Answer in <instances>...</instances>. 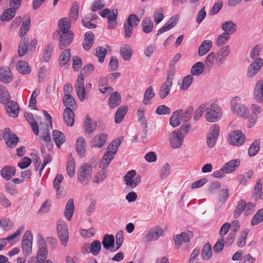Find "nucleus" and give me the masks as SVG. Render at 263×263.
I'll list each match as a JSON object with an SVG mask.
<instances>
[{"label":"nucleus","instance_id":"obj_21","mask_svg":"<svg viewBox=\"0 0 263 263\" xmlns=\"http://www.w3.org/2000/svg\"><path fill=\"white\" fill-rule=\"evenodd\" d=\"M13 80V74L7 67L0 68V82L5 84L9 83Z\"/></svg>","mask_w":263,"mask_h":263},{"label":"nucleus","instance_id":"obj_47","mask_svg":"<svg viewBox=\"0 0 263 263\" xmlns=\"http://www.w3.org/2000/svg\"><path fill=\"white\" fill-rule=\"evenodd\" d=\"M155 92L152 86H149L144 92L143 103L145 105H149L151 103V100L155 97Z\"/></svg>","mask_w":263,"mask_h":263},{"label":"nucleus","instance_id":"obj_23","mask_svg":"<svg viewBox=\"0 0 263 263\" xmlns=\"http://www.w3.org/2000/svg\"><path fill=\"white\" fill-rule=\"evenodd\" d=\"M178 21V17L177 16H173L171 17L164 24L163 26H162L158 31L157 32V35H159L162 33H163L164 32H166L173 27H174L177 22Z\"/></svg>","mask_w":263,"mask_h":263},{"label":"nucleus","instance_id":"obj_13","mask_svg":"<svg viewBox=\"0 0 263 263\" xmlns=\"http://www.w3.org/2000/svg\"><path fill=\"white\" fill-rule=\"evenodd\" d=\"M3 138L7 145L10 148L15 147L18 141L17 136L13 134L9 128H5L4 129Z\"/></svg>","mask_w":263,"mask_h":263},{"label":"nucleus","instance_id":"obj_39","mask_svg":"<svg viewBox=\"0 0 263 263\" xmlns=\"http://www.w3.org/2000/svg\"><path fill=\"white\" fill-rule=\"evenodd\" d=\"M24 116L31 126L34 135H38L39 134V127L36 122L33 119V115L31 113L26 112Z\"/></svg>","mask_w":263,"mask_h":263},{"label":"nucleus","instance_id":"obj_48","mask_svg":"<svg viewBox=\"0 0 263 263\" xmlns=\"http://www.w3.org/2000/svg\"><path fill=\"white\" fill-rule=\"evenodd\" d=\"M115 238L112 235L105 234L103 237L102 245L103 247L107 250L114 246Z\"/></svg>","mask_w":263,"mask_h":263},{"label":"nucleus","instance_id":"obj_50","mask_svg":"<svg viewBox=\"0 0 263 263\" xmlns=\"http://www.w3.org/2000/svg\"><path fill=\"white\" fill-rule=\"evenodd\" d=\"M137 116L138 121L140 123V124L144 126L145 130L143 132H144V135L146 136L147 133L146 128L147 127V121L144 117V110L143 107H140L138 110Z\"/></svg>","mask_w":263,"mask_h":263},{"label":"nucleus","instance_id":"obj_22","mask_svg":"<svg viewBox=\"0 0 263 263\" xmlns=\"http://www.w3.org/2000/svg\"><path fill=\"white\" fill-rule=\"evenodd\" d=\"M136 175V171L135 170H131L128 171L124 176V181L125 182L126 188L128 190H132L136 187L134 180V178Z\"/></svg>","mask_w":263,"mask_h":263},{"label":"nucleus","instance_id":"obj_59","mask_svg":"<svg viewBox=\"0 0 263 263\" xmlns=\"http://www.w3.org/2000/svg\"><path fill=\"white\" fill-rule=\"evenodd\" d=\"M13 227V223L8 218H2L0 220V227L4 231H9Z\"/></svg>","mask_w":263,"mask_h":263},{"label":"nucleus","instance_id":"obj_54","mask_svg":"<svg viewBox=\"0 0 263 263\" xmlns=\"http://www.w3.org/2000/svg\"><path fill=\"white\" fill-rule=\"evenodd\" d=\"M101 244L99 240H95L90 244L89 251L93 255H97L101 251Z\"/></svg>","mask_w":263,"mask_h":263},{"label":"nucleus","instance_id":"obj_16","mask_svg":"<svg viewBox=\"0 0 263 263\" xmlns=\"http://www.w3.org/2000/svg\"><path fill=\"white\" fill-rule=\"evenodd\" d=\"M212 132L208 134L206 137V143L209 147H213L219 136V127L215 124L211 128Z\"/></svg>","mask_w":263,"mask_h":263},{"label":"nucleus","instance_id":"obj_25","mask_svg":"<svg viewBox=\"0 0 263 263\" xmlns=\"http://www.w3.org/2000/svg\"><path fill=\"white\" fill-rule=\"evenodd\" d=\"M172 85L173 82L166 79L164 83L162 84L159 89V96L161 99H163L167 96Z\"/></svg>","mask_w":263,"mask_h":263},{"label":"nucleus","instance_id":"obj_12","mask_svg":"<svg viewBox=\"0 0 263 263\" xmlns=\"http://www.w3.org/2000/svg\"><path fill=\"white\" fill-rule=\"evenodd\" d=\"M184 135L181 130L172 132L170 135V143L173 148H178L182 145Z\"/></svg>","mask_w":263,"mask_h":263},{"label":"nucleus","instance_id":"obj_36","mask_svg":"<svg viewBox=\"0 0 263 263\" xmlns=\"http://www.w3.org/2000/svg\"><path fill=\"white\" fill-rule=\"evenodd\" d=\"M94 35L90 31L87 32L84 36L83 46L85 50H89L93 44Z\"/></svg>","mask_w":263,"mask_h":263},{"label":"nucleus","instance_id":"obj_60","mask_svg":"<svg viewBox=\"0 0 263 263\" xmlns=\"http://www.w3.org/2000/svg\"><path fill=\"white\" fill-rule=\"evenodd\" d=\"M230 35L227 34V33H222L218 35L216 40V45L217 47H221L226 44L230 40Z\"/></svg>","mask_w":263,"mask_h":263},{"label":"nucleus","instance_id":"obj_3","mask_svg":"<svg viewBox=\"0 0 263 263\" xmlns=\"http://www.w3.org/2000/svg\"><path fill=\"white\" fill-rule=\"evenodd\" d=\"M204 117L207 121L215 122L222 117V111L220 106L216 104H211L205 108Z\"/></svg>","mask_w":263,"mask_h":263},{"label":"nucleus","instance_id":"obj_9","mask_svg":"<svg viewBox=\"0 0 263 263\" xmlns=\"http://www.w3.org/2000/svg\"><path fill=\"white\" fill-rule=\"evenodd\" d=\"M245 140V136L240 130L233 131L229 135L228 142L231 145L239 146L242 145Z\"/></svg>","mask_w":263,"mask_h":263},{"label":"nucleus","instance_id":"obj_11","mask_svg":"<svg viewBox=\"0 0 263 263\" xmlns=\"http://www.w3.org/2000/svg\"><path fill=\"white\" fill-rule=\"evenodd\" d=\"M163 234V230L159 226H155L151 228L144 236L146 242L157 240Z\"/></svg>","mask_w":263,"mask_h":263},{"label":"nucleus","instance_id":"obj_53","mask_svg":"<svg viewBox=\"0 0 263 263\" xmlns=\"http://www.w3.org/2000/svg\"><path fill=\"white\" fill-rule=\"evenodd\" d=\"M180 112V111H175L173 112L170 118V123L173 127H176L179 126L181 122H182L180 119V116H179Z\"/></svg>","mask_w":263,"mask_h":263},{"label":"nucleus","instance_id":"obj_20","mask_svg":"<svg viewBox=\"0 0 263 263\" xmlns=\"http://www.w3.org/2000/svg\"><path fill=\"white\" fill-rule=\"evenodd\" d=\"M251 110L253 114L252 116L249 118V127H251L256 123L257 119V116L262 112V108L256 104H253L251 106Z\"/></svg>","mask_w":263,"mask_h":263},{"label":"nucleus","instance_id":"obj_2","mask_svg":"<svg viewBox=\"0 0 263 263\" xmlns=\"http://www.w3.org/2000/svg\"><path fill=\"white\" fill-rule=\"evenodd\" d=\"M123 137H121L113 140L109 145L107 151L104 155L99 165V167L101 169H105L107 167L110 162L114 158V155L116 154L119 146L123 141Z\"/></svg>","mask_w":263,"mask_h":263},{"label":"nucleus","instance_id":"obj_44","mask_svg":"<svg viewBox=\"0 0 263 263\" xmlns=\"http://www.w3.org/2000/svg\"><path fill=\"white\" fill-rule=\"evenodd\" d=\"M29 39L27 37H22L18 47V54L20 57L23 56L28 48Z\"/></svg>","mask_w":263,"mask_h":263},{"label":"nucleus","instance_id":"obj_32","mask_svg":"<svg viewBox=\"0 0 263 263\" xmlns=\"http://www.w3.org/2000/svg\"><path fill=\"white\" fill-rule=\"evenodd\" d=\"M62 102L66 107H70L72 109H75L77 107L75 99L70 94H65L63 97Z\"/></svg>","mask_w":263,"mask_h":263},{"label":"nucleus","instance_id":"obj_61","mask_svg":"<svg viewBox=\"0 0 263 263\" xmlns=\"http://www.w3.org/2000/svg\"><path fill=\"white\" fill-rule=\"evenodd\" d=\"M263 220V208L259 210L255 214L251 221L252 226H256Z\"/></svg>","mask_w":263,"mask_h":263},{"label":"nucleus","instance_id":"obj_58","mask_svg":"<svg viewBox=\"0 0 263 263\" xmlns=\"http://www.w3.org/2000/svg\"><path fill=\"white\" fill-rule=\"evenodd\" d=\"M260 142L258 140L254 141L250 145L248 149V154L250 156H255L259 151Z\"/></svg>","mask_w":263,"mask_h":263},{"label":"nucleus","instance_id":"obj_10","mask_svg":"<svg viewBox=\"0 0 263 263\" xmlns=\"http://www.w3.org/2000/svg\"><path fill=\"white\" fill-rule=\"evenodd\" d=\"M84 83L83 74L81 73L77 78L74 87L78 98L81 102L85 100L87 91L85 88Z\"/></svg>","mask_w":263,"mask_h":263},{"label":"nucleus","instance_id":"obj_15","mask_svg":"<svg viewBox=\"0 0 263 263\" xmlns=\"http://www.w3.org/2000/svg\"><path fill=\"white\" fill-rule=\"evenodd\" d=\"M263 65V60L261 58L256 59L248 67L247 76L249 78H253L256 74Z\"/></svg>","mask_w":263,"mask_h":263},{"label":"nucleus","instance_id":"obj_30","mask_svg":"<svg viewBox=\"0 0 263 263\" xmlns=\"http://www.w3.org/2000/svg\"><path fill=\"white\" fill-rule=\"evenodd\" d=\"M120 54L122 58L125 61H129L133 54V49L132 47L128 44H124L120 49Z\"/></svg>","mask_w":263,"mask_h":263},{"label":"nucleus","instance_id":"obj_64","mask_svg":"<svg viewBox=\"0 0 263 263\" xmlns=\"http://www.w3.org/2000/svg\"><path fill=\"white\" fill-rule=\"evenodd\" d=\"M70 50L66 49L64 50L60 56V64L61 66H64L70 60Z\"/></svg>","mask_w":263,"mask_h":263},{"label":"nucleus","instance_id":"obj_40","mask_svg":"<svg viewBox=\"0 0 263 263\" xmlns=\"http://www.w3.org/2000/svg\"><path fill=\"white\" fill-rule=\"evenodd\" d=\"M204 71H205L204 64L201 62H198L191 68V73L192 76H198L201 75Z\"/></svg>","mask_w":263,"mask_h":263},{"label":"nucleus","instance_id":"obj_56","mask_svg":"<svg viewBox=\"0 0 263 263\" xmlns=\"http://www.w3.org/2000/svg\"><path fill=\"white\" fill-rule=\"evenodd\" d=\"M24 229V226H20L14 233H13V234L9 236H8L6 238L3 239L2 240L5 241H6V240H7L10 244L14 245L16 243V242L13 240L15 238H16L18 235H20L22 231H23Z\"/></svg>","mask_w":263,"mask_h":263},{"label":"nucleus","instance_id":"obj_8","mask_svg":"<svg viewBox=\"0 0 263 263\" xmlns=\"http://www.w3.org/2000/svg\"><path fill=\"white\" fill-rule=\"evenodd\" d=\"M33 236L30 231H27L22 240V249L24 255H29L32 252Z\"/></svg>","mask_w":263,"mask_h":263},{"label":"nucleus","instance_id":"obj_52","mask_svg":"<svg viewBox=\"0 0 263 263\" xmlns=\"http://www.w3.org/2000/svg\"><path fill=\"white\" fill-rule=\"evenodd\" d=\"M75 168L76 164L74 160L72 157H70L68 159L66 165V171L70 178L72 177L75 174Z\"/></svg>","mask_w":263,"mask_h":263},{"label":"nucleus","instance_id":"obj_31","mask_svg":"<svg viewBox=\"0 0 263 263\" xmlns=\"http://www.w3.org/2000/svg\"><path fill=\"white\" fill-rule=\"evenodd\" d=\"M16 172L15 168L11 166H5L1 171V176L6 180H9Z\"/></svg>","mask_w":263,"mask_h":263},{"label":"nucleus","instance_id":"obj_62","mask_svg":"<svg viewBox=\"0 0 263 263\" xmlns=\"http://www.w3.org/2000/svg\"><path fill=\"white\" fill-rule=\"evenodd\" d=\"M193 81V77L191 74L186 76L182 82L180 86V89L183 90H187L190 86Z\"/></svg>","mask_w":263,"mask_h":263},{"label":"nucleus","instance_id":"obj_14","mask_svg":"<svg viewBox=\"0 0 263 263\" xmlns=\"http://www.w3.org/2000/svg\"><path fill=\"white\" fill-rule=\"evenodd\" d=\"M230 52V49L228 45L221 47L217 51L215 58V65L217 67H219L224 63Z\"/></svg>","mask_w":263,"mask_h":263},{"label":"nucleus","instance_id":"obj_19","mask_svg":"<svg viewBox=\"0 0 263 263\" xmlns=\"http://www.w3.org/2000/svg\"><path fill=\"white\" fill-rule=\"evenodd\" d=\"M192 237L193 234L191 231L183 232L180 234L175 235L174 240L176 246H180L183 242H189Z\"/></svg>","mask_w":263,"mask_h":263},{"label":"nucleus","instance_id":"obj_42","mask_svg":"<svg viewBox=\"0 0 263 263\" xmlns=\"http://www.w3.org/2000/svg\"><path fill=\"white\" fill-rule=\"evenodd\" d=\"M85 134H91L95 130L97 124L95 122H92L90 118L88 116L86 117V120L84 123Z\"/></svg>","mask_w":263,"mask_h":263},{"label":"nucleus","instance_id":"obj_55","mask_svg":"<svg viewBox=\"0 0 263 263\" xmlns=\"http://www.w3.org/2000/svg\"><path fill=\"white\" fill-rule=\"evenodd\" d=\"M10 99V94L6 88L0 85V102L5 103Z\"/></svg>","mask_w":263,"mask_h":263},{"label":"nucleus","instance_id":"obj_57","mask_svg":"<svg viewBox=\"0 0 263 263\" xmlns=\"http://www.w3.org/2000/svg\"><path fill=\"white\" fill-rule=\"evenodd\" d=\"M211 245L207 242L203 247L201 251V255L204 259H209L212 256Z\"/></svg>","mask_w":263,"mask_h":263},{"label":"nucleus","instance_id":"obj_6","mask_svg":"<svg viewBox=\"0 0 263 263\" xmlns=\"http://www.w3.org/2000/svg\"><path fill=\"white\" fill-rule=\"evenodd\" d=\"M100 15L103 18L107 16L108 17V25L109 28H114L117 25V17L118 15V11L117 9H112L111 11L108 9H104L99 12Z\"/></svg>","mask_w":263,"mask_h":263},{"label":"nucleus","instance_id":"obj_34","mask_svg":"<svg viewBox=\"0 0 263 263\" xmlns=\"http://www.w3.org/2000/svg\"><path fill=\"white\" fill-rule=\"evenodd\" d=\"M17 9L14 7L5 10L1 16V20L3 22L9 21L15 15Z\"/></svg>","mask_w":263,"mask_h":263},{"label":"nucleus","instance_id":"obj_51","mask_svg":"<svg viewBox=\"0 0 263 263\" xmlns=\"http://www.w3.org/2000/svg\"><path fill=\"white\" fill-rule=\"evenodd\" d=\"M216 54L214 52H211L206 57L205 61V71H210L212 69L214 60H216Z\"/></svg>","mask_w":263,"mask_h":263},{"label":"nucleus","instance_id":"obj_1","mask_svg":"<svg viewBox=\"0 0 263 263\" xmlns=\"http://www.w3.org/2000/svg\"><path fill=\"white\" fill-rule=\"evenodd\" d=\"M70 23L66 17L59 21V29L54 32L53 37L59 39V48L61 49L68 46L72 42L74 34L70 30Z\"/></svg>","mask_w":263,"mask_h":263},{"label":"nucleus","instance_id":"obj_5","mask_svg":"<svg viewBox=\"0 0 263 263\" xmlns=\"http://www.w3.org/2000/svg\"><path fill=\"white\" fill-rule=\"evenodd\" d=\"M37 239L39 249L36 258L40 263H43L45 260H47L46 258L48 254L46 243L44 238L40 235H38Z\"/></svg>","mask_w":263,"mask_h":263},{"label":"nucleus","instance_id":"obj_46","mask_svg":"<svg viewBox=\"0 0 263 263\" xmlns=\"http://www.w3.org/2000/svg\"><path fill=\"white\" fill-rule=\"evenodd\" d=\"M127 111V107L121 106L117 110L115 116V122L116 123H120L124 119Z\"/></svg>","mask_w":263,"mask_h":263},{"label":"nucleus","instance_id":"obj_26","mask_svg":"<svg viewBox=\"0 0 263 263\" xmlns=\"http://www.w3.org/2000/svg\"><path fill=\"white\" fill-rule=\"evenodd\" d=\"M107 138V135L106 134H101L97 135L92 139L91 142V146L101 147L105 143Z\"/></svg>","mask_w":263,"mask_h":263},{"label":"nucleus","instance_id":"obj_7","mask_svg":"<svg viewBox=\"0 0 263 263\" xmlns=\"http://www.w3.org/2000/svg\"><path fill=\"white\" fill-rule=\"evenodd\" d=\"M57 232L62 245L65 247L69 239L68 228L65 222L61 219L57 221Z\"/></svg>","mask_w":263,"mask_h":263},{"label":"nucleus","instance_id":"obj_35","mask_svg":"<svg viewBox=\"0 0 263 263\" xmlns=\"http://www.w3.org/2000/svg\"><path fill=\"white\" fill-rule=\"evenodd\" d=\"M86 146V143L84 138L79 137L76 141V150L78 155L81 157L84 156Z\"/></svg>","mask_w":263,"mask_h":263},{"label":"nucleus","instance_id":"obj_41","mask_svg":"<svg viewBox=\"0 0 263 263\" xmlns=\"http://www.w3.org/2000/svg\"><path fill=\"white\" fill-rule=\"evenodd\" d=\"M17 70L22 74H27L30 73L31 68L25 61H20L16 65Z\"/></svg>","mask_w":263,"mask_h":263},{"label":"nucleus","instance_id":"obj_27","mask_svg":"<svg viewBox=\"0 0 263 263\" xmlns=\"http://www.w3.org/2000/svg\"><path fill=\"white\" fill-rule=\"evenodd\" d=\"M239 165V160L233 159L226 163L221 168V170L226 173H230L237 169Z\"/></svg>","mask_w":263,"mask_h":263},{"label":"nucleus","instance_id":"obj_33","mask_svg":"<svg viewBox=\"0 0 263 263\" xmlns=\"http://www.w3.org/2000/svg\"><path fill=\"white\" fill-rule=\"evenodd\" d=\"M212 42L210 40L203 41L199 47L198 54L202 57L207 53L212 47Z\"/></svg>","mask_w":263,"mask_h":263},{"label":"nucleus","instance_id":"obj_28","mask_svg":"<svg viewBox=\"0 0 263 263\" xmlns=\"http://www.w3.org/2000/svg\"><path fill=\"white\" fill-rule=\"evenodd\" d=\"M237 26L236 24L231 21L224 22L221 24V29L223 31V33H227V34L231 35L236 30Z\"/></svg>","mask_w":263,"mask_h":263},{"label":"nucleus","instance_id":"obj_43","mask_svg":"<svg viewBox=\"0 0 263 263\" xmlns=\"http://www.w3.org/2000/svg\"><path fill=\"white\" fill-rule=\"evenodd\" d=\"M73 200L70 199L68 200L65 207L64 215L68 220H70L74 212Z\"/></svg>","mask_w":263,"mask_h":263},{"label":"nucleus","instance_id":"obj_29","mask_svg":"<svg viewBox=\"0 0 263 263\" xmlns=\"http://www.w3.org/2000/svg\"><path fill=\"white\" fill-rule=\"evenodd\" d=\"M254 98L258 102L263 100V81L259 80L256 84L254 91Z\"/></svg>","mask_w":263,"mask_h":263},{"label":"nucleus","instance_id":"obj_18","mask_svg":"<svg viewBox=\"0 0 263 263\" xmlns=\"http://www.w3.org/2000/svg\"><path fill=\"white\" fill-rule=\"evenodd\" d=\"M5 109L9 117L16 118L19 112V106L15 101H8L5 103Z\"/></svg>","mask_w":263,"mask_h":263},{"label":"nucleus","instance_id":"obj_37","mask_svg":"<svg viewBox=\"0 0 263 263\" xmlns=\"http://www.w3.org/2000/svg\"><path fill=\"white\" fill-rule=\"evenodd\" d=\"M177 111H180L179 116H180V119L182 122H186L190 120L192 116L194 111V107L192 106H190L187 107L185 110L179 109Z\"/></svg>","mask_w":263,"mask_h":263},{"label":"nucleus","instance_id":"obj_63","mask_svg":"<svg viewBox=\"0 0 263 263\" xmlns=\"http://www.w3.org/2000/svg\"><path fill=\"white\" fill-rule=\"evenodd\" d=\"M30 20L29 19L26 20L23 22L18 32V35L20 37H23L27 33L30 28Z\"/></svg>","mask_w":263,"mask_h":263},{"label":"nucleus","instance_id":"obj_24","mask_svg":"<svg viewBox=\"0 0 263 263\" xmlns=\"http://www.w3.org/2000/svg\"><path fill=\"white\" fill-rule=\"evenodd\" d=\"M64 120L68 126H72L74 122V114L73 109L66 107L63 112Z\"/></svg>","mask_w":263,"mask_h":263},{"label":"nucleus","instance_id":"obj_38","mask_svg":"<svg viewBox=\"0 0 263 263\" xmlns=\"http://www.w3.org/2000/svg\"><path fill=\"white\" fill-rule=\"evenodd\" d=\"M52 138L59 148L65 141L64 135L58 130H54L52 132Z\"/></svg>","mask_w":263,"mask_h":263},{"label":"nucleus","instance_id":"obj_49","mask_svg":"<svg viewBox=\"0 0 263 263\" xmlns=\"http://www.w3.org/2000/svg\"><path fill=\"white\" fill-rule=\"evenodd\" d=\"M143 31L145 33L152 32L154 28L153 22L150 17L144 18L142 22Z\"/></svg>","mask_w":263,"mask_h":263},{"label":"nucleus","instance_id":"obj_45","mask_svg":"<svg viewBox=\"0 0 263 263\" xmlns=\"http://www.w3.org/2000/svg\"><path fill=\"white\" fill-rule=\"evenodd\" d=\"M108 101L109 105L111 108H114L116 107L121 103L120 95L117 91L114 92L110 96Z\"/></svg>","mask_w":263,"mask_h":263},{"label":"nucleus","instance_id":"obj_4","mask_svg":"<svg viewBox=\"0 0 263 263\" xmlns=\"http://www.w3.org/2000/svg\"><path fill=\"white\" fill-rule=\"evenodd\" d=\"M92 176V168L87 164H82L78 171V180L82 184H87Z\"/></svg>","mask_w":263,"mask_h":263},{"label":"nucleus","instance_id":"obj_17","mask_svg":"<svg viewBox=\"0 0 263 263\" xmlns=\"http://www.w3.org/2000/svg\"><path fill=\"white\" fill-rule=\"evenodd\" d=\"M231 109L237 113L238 115L247 118L250 113L249 109L245 105L237 103L235 102L231 103Z\"/></svg>","mask_w":263,"mask_h":263}]
</instances>
